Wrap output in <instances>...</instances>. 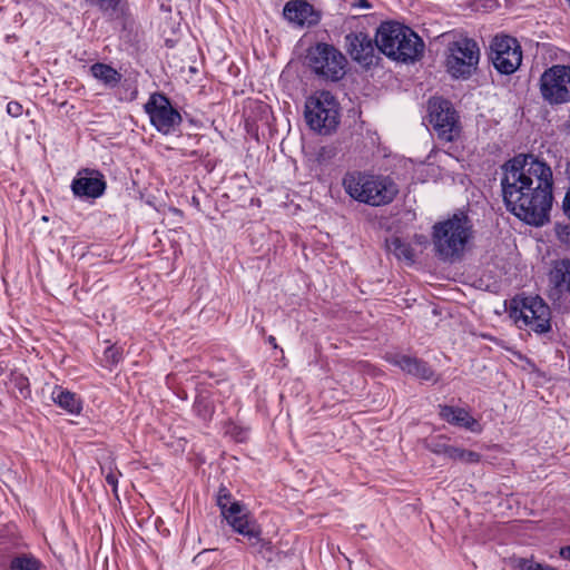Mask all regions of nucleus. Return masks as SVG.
<instances>
[{"label": "nucleus", "mask_w": 570, "mask_h": 570, "mask_svg": "<svg viewBox=\"0 0 570 570\" xmlns=\"http://www.w3.org/2000/svg\"><path fill=\"white\" fill-rule=\"evenodd\" d=\"M501 190L508 212L534 226L549 220L553 177L550 166L533 155L520 154L502 166Z\"/></svg>", "instance_id": "1"}, {"label": "nucleus", "mask_w": 570, "mask_h": 570, "mask_svg": "<svg viewBox=\"0 0 570 570\" xmlns=\"http://www.w3.org/2000/svg\"><path fill=\"white\" fill-rule=\"evenodd\" d=\"M342 185L352 199L373 207L391 204L399 194L393 178L366 171L346 173Z\"/></svg>", "instance_id": "2"}, {"label": "nucleus", "mask_w": 570, "mask_h": 570, "mask_svg": "<svg viewBox=\"0 0 570 570\" xmlns=\"http://www.w3.org/2000/svg\"><path fill=\"white\" fill-rule=\"evenodd\" d=\"M380 52L400 62H414L424 50L423 40L409 27L399 22H383L376 31Z\"/></svg>", "instance_id": "3"}, {"label": "nucleus", "mask_w": 570, "mask_h": 570, "mask_svg": "<svg viewBox=\"0 0 570 570\" xmlns=\"http://www.w3.org/2000/svg\"><path fill=\"white\" fill-rule=\"evenodd\" d=\"M473 237V225L464 213H455L433 226L432 240L435 254L443 261L459 259Z\"/></svg>", "instance_id": "4"}, {"label": "nucleus", "mask_w": 570, "mask_h": 570, "mask_svg": "<svg viewBox=\"0 0 570 570\" xmlns=\"http://www.w3.org/2000/svg\"><path fill=\"white\" fill-rule=\"evenodd\" d=\"M305 120L318 134H331L338 125V105L330 91H318L305 102Z\"/></svg>", "instance_id": "5"}, {"label": "nucleus", "mask_w": 570, "mask_h": 570, "mask_svg": "<svg viewBox=\"0 0 570 570\" xmlns=\"http://www.w3.org/2000/svg\"><path fill=\"white\" fill-rule=\"evenodd\" d=\"M307 65L325 80L337 81L345 75L347 60L334 46L320 42L307 51Z\"/></svg>", "instance_id": "6"}, {"label": "nucleus", "mask_w": 570, "mask_h": 570, "mask_svg": "<svg viewBox=\"0 0 570 570\" xmlns=\"http://www.w3.org/2000/svg\"><path fill=\"white\" fill-rule=\"evenodd\" d=\"M514 306L511 307L510 315L515 323H522L519 327L533 331L538 334L547 333L551 330L550 307L539 296L523 297L520 301L513 299Z\"/></svg>", "instance_id": "7"}, {"label": "nucleus", "mask_w": 570, "mask_h": 570, "mask_svg": "<svg viewBox=\"0 0 570 570\" xmlns=\"http://www.w3.org/2000/svg\"><path fill=\"white\" fill-rule=\"evenodd\" d=\"M428 111L429 121L439 139L450 142L460 136V117L451 101L432 97L428 101Z\"/></svg>", "instance_id": "8"}, {"label": "nucleus", "mask_w": 570, "mask_h": 570, "mask_svg": "<svg viewBox=\"0 0 570 570\" xmlns=\"http://www.w3.org/2000/svg\"><path fill=\"white\" fill-rule=\"evenodd\" d=\"M448 71L454 78H469L476 69L480 59L478 43L470 38H460L449 45Z\"/></svg>", "instance_id": "9"}, {"label": "nucleus", "mask_w": 570, "mask_h": 570, "mask_svg": "<svg viewBox=\"0 0 570 570\" xmlns=\"http://www.w3.org/2000/svg\"><path fill=\"white\" fill-rule=\"evenodd\" d=\"M542 99L551 106L570 102V66L553 65L539 80Z\"/></svg>", "instance_id": "10"}, {"label": "nucleus", "mask_w": 570, "mask_h": 570, "mask_svg": "<svg viewBox=\"0 0 570 570\" xmlns=\"http://www.w3.org/2000/svg\"><path fill=\"white\" fill-rule=\"evenodd\" d=\"M490 59L500 73L511 75L522 62L521 46L513 37L497 36L490 46Z\"/></svg>", "instance_id": "11"}, {"label": "nucleus", "mask_w": 570, "mask_h": 570, "mask_svg": "<svg viewBox=\"0 0 570 570\" xmlns=\"http://www.w3.org/2000/svg\"><path fill=\"white\" fill-rule=\"evenodd\" d=\"M145 111L149 116L151 125L164 135L171 134L183 121L179 111L160 92L150 95L145 104Z\"/></svg>", "instance_id": "12"}, {"label": "nucleus", "mask_w": 570, "mask_h": 570, "mask_svg": "<svg viewBox=\"0 0 570 570\" xmlns=\"http://www.w3.org/2000/svg\"><path fill=\"white\" fill-rule=\"evenodd\" d=\"M345 48L351 58L365 68L377 65L380 56L376 53L375 40L365 32H350L345 36Z\"/></svg>", "instance_id": "13"}, {"label": "nucleus", "mask_w": 570, "mask_h": 570, "mask_svg": "<svg viewBox=\"0 0 570 570\" xmlns=\"http://www.w3.org/2000/svg\"><path fill=\"white\" fill-rule=\"evenodd\" d=\"M216 501L227 523L236 532H243L244 529L240 527L250 519L245 512V507L238 501H232V494L225 487L219 488Z\"/></svg>", "instance_id": "14"}, {"label": "nucleus", "mask_w": 570, "mask_h": 570, "mask_svg": "<svg viewBox=\"0 0 570 570\" xmlns=\"http://www.w3.org/2000/svg\"><path fill=\"white\" fill-rule=\"evenodd\" d=\"M106 189L104 176L97 170L83 169L72 180L71 190L80 198H98Z\"/></svg>", "instance_id": "15"}, {"label": "nucleus", "mask_w": 570, "mask_h": 570, "mask_svg": "<svg viewBox=\"0 0 570 570\" xmlns=\"http://www.w3.org/2000/svg\"><path fill=\"white\" fill-rule=\"evenodd\" d=\"M570 295V259H560L553 264L549 273L548 296L552 301H560Z\"/></svg>", "instance_id": "16"}, {"label": "nucleus", "mask_w": 570, "mask_h": 570, "mask_svg": "<svg viewBox=\"0 0 570 570\" xmlns=\"http://www.w3.org/2000/svg\"><path fill=\"white\" fill-rule=\"evenodd\" d=\"M386 360L391 364L399 366L403 372L420 380L436 381V379H434V371L431 366L417 357L404 354H390L386 356Z\"/></svg>", "instance_id": "17"}, {"label": "nucleus", "mask_w": 570, "mask_h": 570, "mask_svg": "<svg viewBox=\"0 0 570 570\" xmlns=\"http://www.w3.org/2000/svg\"><path fill=\"white\" fill-rule=\"evenodd\" d=\"M283 14L289 22L298 26H313L316 24L320 19L313 6L305 0L288 1L283 9Z\"/></svg>", "instance_id": "18"}, {"label": "nucleus", "mask_w": 570, "mask_h": 570, "mask_svg": "<svg viewBox=\"0 0 570 570\" xmlns=\"http://www.w3.org/2000/svg\"><path fill=\"white\" fill-rule=\"evenodd\" d=\"M439 415L448 423L464 428L471 432H481L479 422L465 409L451 405H439Z\"/></svg>", "instance_id": "19"}, {"label": "nucleus", "mask_w": 570, "mask_h": 570, "mask_svg": "<svg viewBox=\"0 0 570 570\" xmlns=\"http://www.w3.org/2000/svg\"><path fill=\"white\" fill-rule=\"evenodd\" d=\"M243 525L244 531L238 533L247 539L249 546L255 549V553L261 554L265 559H271L273 546L269 540L261 538L259 525L252 519Z\"/></svg>", "instance_id": "20"}, {"label": "nucleus", "mask_w": 570, "mask_h": 570, "mask_svg": "<svg viewBox=\"0 0 570 570\" xmlns=\"http://www.w3.org/2000/svg\"><path fill=\"white\" fill-rule=\"evenodd\" d=\"M52 400L59 407L68 411L71 414H78L82 409L80 399H78L75 393L60 386H56L53 389Z\"/></svg>", "instance_id": "21"}, {"label": "nucleus", "mask_w": 570, "mask_h": 570, "mask_svg": "<svg viewBox=\"0 0 570 570\" xmlns=\"http://www.w3.org/2000/svg\"><path fill=\"white\" fill-rule=\"evenodd\" d=\"M386 250L393 254L399 261L407 264L414 263V250L410 243L402 240L400 237H392L385 242Z\"/></svg>", "instance_id": "22"}, {"label": "nucleus", "mask_w": 570, "mask_h": 570, "mask_svg": "<svg viewBox=\"0 0 570 570\" xmlns=\"http://www.w3.org/2000/svg\"><path fill=\"white\" fill-rule=\"evenodd\" d=\"M91 75L108 87H116L121 80V73L109 65L96 62L90 67Z\"/></svg>", "instance_id": "23"}, {"label": "nucleus", "mask_w": 570, "mask_h": 570, "mask_svg": "<svg viewBox=\"0 0 570 570\" xmlns=\"http://www.w3.org/2000/svg\"><path fill=\"white\" fill-rule=\"evenodd\" d=\"M42 563L32 554H20L10 561L11 570H40Z\"/></svg>", "instance_id": "24"}, {"label": "nucleus", "mask_w": 570, "mask_h": 570, "mask_svg": "<svg viewBox=\"0 0 570 570\" xmlns=\"http://www.w3.org/2000/svg\"><path fill=\"white\" fill-rule=\"evenodd\" d=\"M448 458L454 461H461L468 464L479 463L481 454L474 451L465 450L459 446H453L448 450Z\"/></svg>", "instance_id": "25"}, {"label": "nucleus", "mask_w": 570, "mask_h": 570, "mask_svg": "<svg viewBox=\"0 0 570 570\" xmlns=\"http://www.w3.org/2000/svg\"><path fill=\"white\" fill-rule=\"evenodd\" d=\"M10 386L19 392V395L27 399L31 394L29 380L20 373H12L10 376Z\"/></svg>", "instance_id": "26"}, {"label": "nucleus", "mask_w": 570, "mask_h": 570, "mask_svg": "<svg viewBox=\"0 0 570 570\" xmlns=\"http://www.w3.org/2000/svg\"><path fill=\"white\" fill-rule=\"evenodd\" d=\"M121 350L115 345H110L106 347L104 352V366L111 368L114 365L118 364L121 360Z\"/></svg>", "instance_id": "27"}, {"label": "nucleus", "mask_w": 570, "mask_h": 570, "mask_svg": "<svg viewBox=\"0 0 570 570\" xmlns=\"http://www.w3.org/2000/svg\"><path fill=\"white\" fill-rule=\"evenodd\" d=\"M194 410L204 420L210 419L214 413L213 405L203 396L196 399Z\"/></svg>", "instance_id": "28"}, {"label": "nucleus", "mask_w": 570, "mask_h": 570, "mask_svg": "<svg viewBox=\"0 0 570 570\" xmlns=\"http://www.w3.org/2000/svg\"><path fill=\"white\" fill-rule=\"evenodd\" d=\"M92 3H95L97 7H99V9L107 13V14H112L121 0H91Z\"/></svg>", "instance_id": "29"}, {"label": "nucleus", "mask_w": 570, "mask_h": 570, "mask_svg": "<svg viewBox=\"0 0 570 570\" xmlns=\"http://www.w3.org/2000/svg\"><path fill=\"white\" fill-rule=\"evenodd\" d=\"M215 552V550H204L194 558V562L197 566H206L208 563L212 564L216 561V559H212V556H214Z\"/></svg>", "instance_id": "30"}, {"label": "nucleus", "mask_w": 570, "mask_h": 570, "mask_svg": "<svg viewBox=\"0 0 570 570\" xmlns=\"http://www.w3.org/2000/svg\"><path fill=\"white\" fill-rule=\"evenodd\" d=\"M517 567L520 570H542L541 563L534 562L533 560L523 559V558H521L517 561Z\"/></svg>", "instance_id": "31"}, {"label": "nucleus", "mask_w": 570, "mask_h": 570, "mask_svg": "<svg viewBox=\"0 0 570 570\" xmlns=\"http://www.w3.org/2000/svg\"><path fill=\"white\" fill-rule=\"evenodd\" d=\"M121 475V473L116 470H110L105 479H106V482L112 488V492L115 493V495L117 497V487H118V478Z\"/></svg>", "instance_id": "32"}, {"label": "nucleus", "mask_w": 570, "mask_h": 570, "mask_svg": "<svg viewBox=\"0 0 570 570\" xmlns=\"http://www.w3.org/2000/svg\"><path fill=\"white\" fill-rule=\"evenodd\" d=\"M7 112L8 115H10L11 117H19L22 115L23 112V107L20 102L18 101H10L8 102L7 105Z\"/></svg>", "instance_id": "33"}, {"label": "nucleus", "mask_w": 570, "mask_h": 570, "mask_svg": "<svg viewBox=\"0 0 570 570\" xmlns=\"http://www.w3.org/2000/svg\"><path fill=\"white\" fill-rule=\"evenodd\" d=\"M451 448L452 445L450 444H436L434 448H432V452L448 458V450Z\"/></svg>", "instance_id": "34"}, {"label": "nucleus", "mask_w": 570, "mask_h": 570, "mask_svg": "<svg viewBox=\"0 0 570 570\" xmlns=\"http://www.w3.org/2000/svg\"><path fill=\"white\" fill-rule=\"evenodd\" d=\"M562 209L566 216L570 218V186L562 202Z\"/></svg>", "instance_id": "35"}, {"label": "nucleus", "mask_w": 570, "mask_h": 570, "mask_svg": "<svg viewBox=\"0 0 570 570\" xmlns=\"http://www.w3.org/2000/svg\"><path fill=\"white\" fill-rule=\"evenodd\" d=\"M351 4L353 8H360V9L372 8V4L367 0H353Z\"/></svg>", "instance_id": "36"}, {"label": "nucleus", "mask_w": 570, "mask_h": 570, "mask_svg": "<svg viewBox=\"0 0 570 570\" xmlns=\"http://www.w3.org/2000/svg\"><path fill=\"white\" fill-rule=\"evenodd\" d=\"M560 556L570 561V546L563 547L560 549Z\"/></svg>", "instance_id": "37"}, {"label": "nucleus", "mask_w": 570, "mask_h": 570, "mask_svg": "<svg viewBox=\"0 0 570 570\" xmlns=\"http://www.w3.org/2000/svg\"><path fill=\"white\" fill-rule=\"evenodd\" d=\"M267 342L274 347V348H277V343H276V338L274 336H269L267 338Z\"/></svg>", "instance_id": "38"}, {"label": "nucleus", "mask_w": 570, "mask_h": 570, "mask_svg": "<svg viewBox=\"0 0 570 570\" xmlns=\"http://www.w3.org/2000/svg\"><path fill=\"white\" fill-rule=\"evenodd\" d=\"M568 228H569L568 226H564V227L560 228V229L558 230V234H559L560 236H561V234H562V233H563V234L569 235Z\"/></svg>", "instance_id": "39"}, {"label": "nucleus", "mask_w": 570, "mask_h": 570, "mask_svg": "<svg viewBox=\"0 0 570 570\" xmlns=\"http://www.w3.org/2000/svg\"><path fill=\"white\" fill-rule=\"evenodd\" d=\"M542 570H557L553 567L542 564Z\"/></svg>", "instance_id": "40"}]
</instances>
